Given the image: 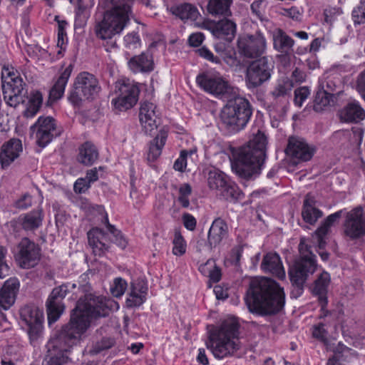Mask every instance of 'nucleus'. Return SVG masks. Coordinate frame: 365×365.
<instances>
[{"mask_svg": "<svg viewBox=\"0 0 365 365\" xmlns=\"http://www.w3.org/2000/svg\"><path fill=\"white\" fill-rule=\"evenodd\" d=\"M88 274H82L78 280L76 291L77 294L85 293L80 297L76 308L73 310L70 322L66 325V332L69 336L76 337L81 336L90 327L93 319L107 316L109 311L116 303L102 296H95L90 293L91 286L88 283Z\"/></svg>", "mask_w": 365, "mask_h": 365, "instance_id": "obj_1", "label": "nucleus"}, {"mask_svg": "<svg viewBox=\"0 0 365 365\" xmlns=\"http://www.w3.org/2000/svg\"><path fill=\"white\" fill-rule=\"evenodd\" d=\"M135 0H103L106 9L101 20L96 21L94 33L103 41L107 52L118 49L117 37L130 24L134 16L133 6Z\"/></svg>", "mask_w": 365, "mask_h": 365, "instance_id": "obj_2", "label": "nucleus"}, {"mask_svg": "<svg viewBox=\"0 0 365 365\" xmlns=\"http://www.w3.org/2000/svg\"><path fill=\"white\" fill-rule=\"evenodd\" d=\"M245 299L251 312L270 314L284 307L285 294L275 281L261 277L251 281Z\"/></svg>", "mask_w": 365, "mask_h": 365, "instance_id": "obj_3", "label": "nucleus"}, {"mask_svg": "<svg viewBox=\"0 0 365 365\" xmlns=\"http://www.w3.org/2000/svg\"><path fill=\"white\" fill-rule=\"evenodd\" d=\"M266 145L267 137L258 130L247 144L233 152L232 168L235 173L246 180L257 177L263 167Z\"/></svg>", "mask_w": 365, "mask_h": 365, "instance_id": "obj_4", "label": "nucleus"}, {"mask_svg": "<svg viewBox=\"0 0 365 365\" xmlns=\"http://www.w3.org/2000/svg\"><path fill=\"white\" fill-rule=\"evenodd\" d=\"M238 328L236 319L230 317L210 332L206 345L216 359H222L231 356L239 349L237 343Z\"/></svg>", "mask_w": 365, "mask_h": 365, "instance_id": "obj_5", "label": "nucleus"}, {"mask_svg": "<svg viewBox=\"0 0 365 365\" xmlns=\"http://www.w3.org/2000/svg\"><path fill=\"white\" fill-rule=\"evenodd\" d=\"M252 114V106L247 99L235 96L229 99L222 108L219 116V124L230 133L242 130Z\"/></svg>", "mask_w": 365, "mask_h": 365, "instance_id": "obj_6", "label": "nucleus"}, {"mask_svg": "<svg viewBox=\"0 0 365 365\" xmlns=\"http://www.w3.org/2000/svg\"><path fill=\"white\" fill-rule=\"evenodd\" d=\"M300 259L292 266L289 271L290 280L293 285L302 292L307 277L316 269L315 255L302 241L299 245Z\"/></svg>", "mask_w": 365, "mask_h": 365, "instance_id": "obj_7", "label": "nucleus"}, {"mask_svg": "<svg viewBox=\"0 0 365 365\" xmlns=\"http://www.w3.org/2000/svg\"><path fill=\"white\" fill-rule=\"evenodd\" d=\"M100 89L98 81L93 74L82 72L76 78L68 99L74 106H79L83 101L94 98Z\"/></svg>", "mask_w": 365, "mask_h": 365, "instance_id": "obj_8", "label": "nucleus"}, {"mask_svg": "<svg viewBox=\"0 0 365 365\" xmlns=\"http://www.w3.org/2000/svg\"><path fill=\"white\" fill-rule=\"evenodd\" d=\"M196 83L207 93L217 98H228L235 95V88L219 72L207 71L196 77Z\"/></svg>", "mask_w": 365, "mask_h": 365, "instance_id": "obj_9", "label": "nucleus"}, {"mask_svg": "<svg viewBox=\"0 0 365 365\" xmlns=\"http://www.w3.org/2000/svg\"><path fill=\"white\" fill-rule=\"evenodd\" d=\"M1 78L4 99L8 106L15 108L24 101L23 79L14 68L8 66L2 68Z\"/></svg>", "mask_w": 365, "mask_h": 365, "instance_id": "obj_10", "label": "nucleus"}, {"mask_svg": "<svg viewBox=\"0 0 365 365\" xmlns=\"http://www.w3.org/2000/svg\"><path fill=\"white\" fill-rule=\"evenodd\" d=\"M140 88L137 83L129 78H120L115 83L114 95L111 103L119 111L133 108L138 101Z\"/></svg>", "mask_w": 365, "mask_h": 365, "instance_id": "obj_11", "label": "nucleus"}, {"mask_svg": "<svg viewBox=\"0 0 365 365\" xmlns=\"http://www.w3.org/2000/svg\"><path fill=\"white\" fill-rule=\"evenodd\" d=\"M63 328L58 337L51 339L48 343V354L46 356L43 365H64L68 362L67 353L72 346V340L81 336L73 337L68 334Z\"/></svg>", "mask_w": 365, "mask_h": 365, "instance_id": "obj_12", "label": "nucleus"}, {"mask_svg": "<svg viewBox=\"0 0 365 365\" xmlns=\"http://www.w3.org/2000/svg\"><path fill=\"white\" fill-rule=\"evenodd\" d=\"M77 284L73 282H67L57 287H55L49 295L46 302V311L49 324L56 322L65 309L63 299L68 293L71 292L72 295L77 297L76 291Z\"/></svg>", "mask_w": 365, "mask_h": 365, "instance_id": "obj_13", "label": "nucleus"}, {"mask_svg": "<svg viewBox=\"0 0 365 365\" xmlns=\"http://www.w3.org/2000/svg\"><path fill=\"white\" fill-rule=\"evenodd\" d=\"M274 64L267 56L252 61L247 67L245 82L248 88H255L268 81L272 75Z\"/></svg>", "mask_w": 365, "mask_h": 365, "instance_id": "obj_14", "label": "nucleus"}, {"mask_svg": "<svg viewBox=\"0 0 365 365\" xmlns=\"http://www.w3.org/2000/svg\"><path fill=\"white\" fill-rule=\"evenodd\" d=\"M237 48L239 53L246 58H258L266 51V38L261 33L241 36L238 38Z\"/></svg>", "mask_w": 365, "mask_h": 365, "instance_id": "obj_15", "label": "nucleus"}, {"mask_svg": "<svg viewBox=\"0 0 365 365\" xmlns=\"http://www.w3.org/2000/svg\"><path fill=\"white\" fill-rule=\"evenodd\" d=\"M41 259V249L28 238L21 240L18 246L16 259L21 268L30 269L35 267Z\"/></svg>", "mask_w": 365, "mask_h": 365, "instance_id": "obj_16", "label": "nucleus"}, {"mask_svg": "<svg viewBox=\"0 0 365 365\" xmlns=\"http://www.w3.org/2000/svg\"><path fill=\"white\" fill-rule=\"evenodd\" d=\"M22 321L28 327V334L31 340L38 338L42 331L43 313L38 307L26 305L20 310Z\"/></svg>", "mask_w": 365, "mask_h": 365, "instance_id": "obj_17", "label": "nucleus"}, {"mask_svg": "<svg viewBox=\"0 0 365 365\" xmlns=\"http://www.w3.org/2000/svg\"><path fill=\"white\" fill-rule=\"evenodd\" d=\"M344 235L351 240H355L365 235V219L363 218L361 207H356L346 215L344 222Z\"/></svg>", "mask_w": 365, "mask_h": 365, "instance_id": "obj_18", "label": "nucleus"}, {"mask_svg": "<svg viewBox=\"0 0 365 365\" xmlns=\"http://www.w3.org/2000/svg\"><path fill=\"white\" fill-rule=\"evenodd\" d=\"M19 287V279L13 277L7 279L0 290V317L4 321H6V318L1 310H8L14 304Z\"/></svg>", "mask_w": 365, "mask_h": 365, "instance_id": "obj_19", "label": "nucleus"}, {"mask_svg": "<svg viewBox=\"0 0 365 365\" xmlns=\"http://www.w3.org/2000/svg\"><path fill=\"white\" fill-rule=\"evenodd\" d=\"M273 46L274 48L282 53L278 57L282 62L289 63L290 62V54L293 51L294 41L282 29H278L273 31Z\"/></svg>", "mask_w": 365, "mask_h": 365, "instance_id": "obj_20", "label": "nucleus"}, {"mask_svg": "<svg viewBox=\"0 0 365 365\" xmlns=\"http://www.w3.org/2000/svg\"><path fill=\"white\" fill-rule=\"evenodd\" d=\"M159 112L157 106L150 102L143 103L140 108L139 119L146 133H150L158 127Z\"/></svg>", "mask_w": 365, "mask_h": 365, "instance_id": "obj_21", "label": "nucleus"}, {"mask_svg": "<svg viewBox=\"0 0 365 365\" xmlns=\"http://www.w3.org/2000/svg\"><path fill=\"white\" fill-rule=\"evenodd\" d=\"M23 151L21 141L17 138H11L4 143L1 148L0 162L3 168H8Z\"/></svg>", "mask_w": 365, "mask_h": 365, "instance_id": "obj_22", "label": "nucleus"}, {"mask_svg": "<svg viewBox=\"0 0 365 365\" xmlns=\"http://www.w3.org/2000/svg\"><path fill=\"white\" fill-rule=\"evenodd\" d=\"M228 226L220 217L213 220L207 233V246L210 250L220 245L228 236Z\"/></svg>", "mask_w": 365, "mask_h": 365, "instance_id": "obj_23", "label": "nucleus"}, {"mask_svg": "<svg viewBox=\"0 0 365 365\" xmlns=\"http://www.w3.org/2000/svg\"><path fill=\"white\" fill-rule=\"evenodd\" d=\"M314 149L311 148L303 139L292 137L289 139L287 153L299 160H309L313 154Z\"/></svg>", "mask_w": 365, "mask_h": 365, "instance_id": "obj_24", "label": "nucleus"}, {"mask_svg": "<svg viewBox=\"0 0 365 365\" xmlns=\"http://www.w3.org/2000/svg\"><path fill=\"white\" fill-rule=\"evenodd\" d=\"M87 235L88 245L95 255L102 256L108 250V236L101 229L94 227L88 231Z\"/></svg>", "mask_w": 365, "mask_h": 365, "instance_id": "obj_25", "label": "nucleus"}, {"mask_svg": "<svg viewBox=\"0 0 365 365\" xmlns=\"http://www.w3.org/2000/svg\"><path fill=\"white\" fill-rule=\"evenodd\" d=\"M147 284L143 280H136L131 283L130 289L126 299L128 307H139L146 300Z\"/></svg>", "mask_w": 365, "mask_h": 365, "instance_id": "obj_26", "label": "nucleus"}, {"mask_svg": "<svg viewBox=\"0 0 365 365\" xmlns=\"http://www.w3.org/2000/svg\"><path fill=\"white\" fill-rule=\"evenodd\" d=\"M265 272L272 273L279 279L285 278V270L279 256L275 252H269L264 255L261 264Z\"/></svg>", "mask_w": 365, "mask_h": 365, "instance_id": "obj_27", "label": "nucleus"}, {"mask_svg": "<svg viewBox=\"0 0 365 365\" xmlns=\"http://www.w3.org/2000/svg\"><path fill=\"white\" fill-rule=\"evenodd\" d=\"M236 29V24L233 21L224 19L215 23L211 30L216 38L230 42L235 36Z\"/></svg>", "mask_w": 365, "mask_h": 365, "instance_id": "obj_28", "label": "nucleus"}, {"mask_svg": "<svg viewBox=\"0 0 365 365\" xmlns=\"http://www.w3.org/2000/svg\"><path fill=\"white\" fill-rule=\"evenodd\" d=\"M128 65L133 73L150 72L154 68L153 56L149 52H143L140 55L132 57Z\"/></svg>", "mask_w": 365, "mask_h": 365, "instance_id": "obj_29", "label": "nucleus"}, {"mask_svg": "<svg viewBox=\"0 0 365 365\" xmlns=\"http://www.w3.org/2000/svg\"><path fill=\"white\" fill-rule=\"evenodd\" d=\"M322 215L323 212L315 206L314 197L309 194L307 195L302 211V216L304 222L314 225Z\"/></svg>", "mask_w": 365, "mask_h": 365, "instance_id": "obj_30", "label": "nucleus"}, {"mask_svg": "<svg viewBox=\"0 0 365 365\" xmlns=\"http://www.w3.org/2000/svg\"><path fill=\"white\" fill-rule=\"evenodd\" d=\"M339 117L344 122L357 123L365 118V111L357 102H351L339 112Z\"/></svg>", "mask_w": 365, "mask_h": 365, "instance_id": "obj_31", "label": "nucleus"}, {"mask_svg": "<svg viewBox=\"0 0 365 365\" xmlns=\"http://www.w3.org/2000/svg\"><path fill=\"white\" fill-rule=\"evenodd\" d=\"M168 10L172 14L178 16L182 21H195L199 16L197 9L190 3L175 4L169 7Z\"/></svg>", "mask_w": 365, "mask_h": 365, "instance_id": "obj_32", "label": "nucleus"}, {"mask_svg": "<svg viewBox=\"0 0 365 365\" xmlns=\"http://www.w3.org/2000/svg\"><path fill=\"white\" fill-rule=\"evenodd\" d=\"M343 210H339L333 214L329 215L320 227L315 231V236L317 238V242L320 249L323 248L325 245L324 237L329 233L331 227L337 221L342 215Z\"/></svg>", "mask_w": 365, "mask_h": 365, "instance_id": "obj_33", "label": "nucleus"}, {"mask_svg": "<svg viewBox=\"0 0 365 365\" xmlns=\"http://www.w3.org/2000/svg\"><path fill=\"white\" fill-rule=\"evenodd\" d=\"M330 280L329 274L324 272L316 279L312 288V292L318 296L322 308L327 304V293Z\"/></svg>", "mask_w": 365, "mask_h": 365, "instance_id": "obj_34", "label": "nucleus"}, {"mask_svg": "<svg viewBox=\"0 0 365 365\" xmlns=\"http://www.w3.org/2000/svg\"><path fill=\"white\" fill-rule=\"evenodd\" d=\"M233 0H208L207 9L212 16H229L231 15L230 6Z\"/></svg>", "mask_w": 365, "mask_h": 365, "instance_id": "obj_35", "label": "nucleus"}, {"mask_svg": "<svg viewBox=\"0 0 365 365\" xmlns=\"http://www.w3.org/2000/svg\"><path fill=\"white\" fill-rule=\"evenodd\" d=\"M72 72V68L71 66L67 67L58 77L57 81L50 91V98L56 101L60 99L65 91V88L68 83V81L71 76Z\"/></svg>", "mask_w": 365, "mask_h": 365, "instance_id": "obj_36", "label": "nucleus"}, {"mask_svg": "<svg viewBox=\"0 0 365 365\" xmlns=\"http://www.w3.org/2000/svg\"><path fill=\"white\" fill-rule=\"evenodd\" d=\"M167 137L166 133L161 131L150 143L147 155V160L149 162H154L161 155L162 149L165 144Z\"/></svg>", "mask_w": 365, "mask_h": 365, "instance_id": "obj_37", "label": "nucleus"}, {"mask_svg": "<svg viewBox=\"0 0 365 365\" xmlns=\"http://www.w3.org/2000/svg\"><path fill=\"white\" fill-rule=\"evenodd\" d=\"M98 156V153L96 147L86 142L79 149L78 160L85 165H90L97 160Z\"/></svg>", "mask_w": 365, "mask_h": 365, "instance_id": "obj_38", "label": "nucleus"}, {"mask_svg": "<svg viewBox=\"0 0 365 365\" xmlns=\"http://www.w3.org/2000/svg\"><path fill=\"white\" fill-rule=\"evenodd\" d=\"M229 181L227 176L218 170H212L208 173L207 184L210 189L219 192L226 185Z\"/></svg>", "mask_w": 365, "mask_h": 365, "instance_id": "obj_39", "label": "nucleus"}, {"mask_svg": "<svg viewBox=\"0 0 365 365\" xmlns=\"http://www.w3.org/2000/svg\"><path fill=\"white\" fill-rule=\"evenodd\" d=\"M199 271L213 282H217L221 279L220 269L216 265L215 261L212 259H208L205 263L199 267Z\"/></svg>", "mask_w": 365, "mask_h": 365, "instance_id": "obj_40", "label": "nucleus"}, {"mask_svg": "<svg viewBox=\"0 0 365 365\" xmlns=\"http://www.w3.org/2000/svg\"><path fill=\"white\" fill-rule=\"evenodd\" d=\"M42 220L41 210H35L25 215L22 221V226L26 230H33L41 226Z\"/></svg>", "mask_w": 365, "mask_h": 365, "instance_id": "obj_41", "label": "nucleus"}, {"mask_svg": "<svg viewBox=\"0 0 365 365\" xmlns=\"http://www.w3.org/2000/svg\"><path fill=\"white\" fill-rule=\"evenodd\" d=\"M43 102V96L38 91H31L29 96V102L25 115L26 117H34L39 108H41Z\"/></svg>", "mask_w": 365, "mask_h": 365, "instance_id": "obj_42", "label": "nucleus"}, {"mask_svg": "<svg viewBox=\"0 0 365 365\" xmlns=\"http://www.w3.org/2000/svg\"><path fill=\"white\" fill-rule=\"evenodd\" d=\"M334 93H327L324 89V83H322L320 88L316 93L314 109L317 112L322 111L325 107L329 106Z\"/></svg>", "mask_w": 365, "mask_h": 365, "instance_id": "obj_43", "label": "nucleus"}, {"mask_svg": "<svg viewBox=\"0 0 365 365\" xmlns=\"http://www.w3.org/2000/svg\"><path fill=\"white\" fill-rule=\"evenodd\" d=\"M220 195L227 200L236 201L242 198V192L237 185L230 180L220 191Z\"/></svg>", "mask_w": 365, "mask_h": 365, "instance_id": "obj_44", "label": "nucleus"}, {"mask_svg": "<svg viewBox=\"0 0 365 365\" xmlns=\"http://www.w3.org/2000/svg\"><path fill=\"white\" fill-rule=\"evenodd\" d=\"M103 223L106 225L108 232L113 236V238L110 240H112L121 249H124L127 246V240L119 230H118L113 225L109 223L107 214H106L103 218Z\"/></svg>", "mask_w": 365, "mask_h": 365, "instance_id": "obj_45", "label": "nucleus"}, {"mask_svg": "<svg viewBox=\"0 0 365 365\" xmlns=\"http://www.w3.org/2000/svg\"><path fill=\"white\" fill-rule=\"evenodd\" d=\"M356 351L353 349L339 344L334 356L331 359L336 362L350 361L353 358L356 357Z\"/></svg>", "mask_w": 365, "mask_h": 365, "instance_id": "obj_46", "label": "nucleus"}, {"mask_svg": "<svg viewBox=\"0 0 365 365\" xmlns=\"http://www.w3.org/2000/svg\"><path fill=\"white\" fill-rule=\"evenodd\" d=\"M31 135L36 139V143L42 148L46 146L53 138L54 135H57L58 133H50L46 130H42V129H31Z\"/></svg>", "mask_w": 365, "mask_h": 365, "instance_id": "obj_47", "label": "nucleus"}, {"mask_svg": "<svg viewBox=\"0 0 365 365\" xmlns=\"http://www.w3.org/2000/svg\"><path fill=\"white\" fill-rule=\"evenodd\" d=\"M42 129L50 133H58L56 130L55 120L51 117H40L36 123L31 127V129Z\"/></svg>", "mask_w": 365, "mask_h": 365, "instance_id": "obj_48", "label": "nucleus"}, {"mask_svg": "<svg viewBox=\"0 0 365 365\" xmlns=\"http://www.w3.org/2000/svg\"><path fill=\"white\" fill-rule=\"evenodd\" d=\"M293 88L292 81L288 78L283 79L277 84L272 94L274 98L285 96L291 92Z\"/></svg>", "mask_w": 365, "mask_h": 365, "instance_id": "obj_49", "label": "nucleus"}, {"mask_svg": "<svg viewBox=\"0 0 365 365\" xmlns=\"http://www.w3.org/2000/svg\"><path fill=\"white\" fill-rule=\"evenodd\" d=\"M173 253L176 256H181L186 252V242L179 231H175L173 240Z\"/></svg>", "mask_w": 365, "mask_h": 365, "instance_id": "obj_50", "label": "nucleus"}, {"mask_svg": "<svg viewBox=\"0 0 365 365\" xmlns=\"http://www.w3.org/2000/svg\"><path fill=\"white\" fill-rule=\"evenodd\" d=\"M115 344L113 338L110 336L103 337L101 340L96 341L90 352L93 354H97L101 351L111 348Z\"/></svg>", "mask_w": 365, "mask_h": 365, "instance_id": "obj_51", "label": "nucleus"}, {"mask_svg": "<svg viewBox=\"0 0 365 365\" xmlns=\"http://www.w3.org/2000/svg\"><path fill=\"white\" fill-rule=\"evenodd\" d=\"M192 194V187L187 183H184L179 188V196L178 200L183 207L190 206V196Z\"/></svg>", "mask_w": 365, "mask_h": 365, "instance_id": "obj_52", "label": "nucleus"}, {"mask_svg": "<svg viewBox=\"0 0 365 365\" xmlns=\"http://www.w3.org/2000/svg\"><path fill=\"white\" fill-rule=\"evenodd\" d=\"M124 46L127 49L135 50L141 46V41L137 32L127 34L123 38Z\"/></svg>", "mask_w": 365, "mask_h": 365, "instance_id": "obj_53", "label": "nucleus"}, {"mask_svg": "<svg viewBox=\"0 0 365 365\" xmlns=\"http://www.w3.org/2000/svg\"><path fill=\"white\" fill-rule=\"evenodd\" d=\"M128 284L125 279L121 277L115 278L110 287V292L115 297H121L125 292Z\"/></svg>", "mask_w": 365, "mask_h": 365, "instance_id": "obj_54", "label": "nucleus"}, {"mask_svg": "<svg viewBox=\"0 0 365 365\" xmlns=\"http://www.w3.org/2000/svg\"><path fill=\"white\" fill-rule=\"evenodd\" d=\"M195 153V151L190 150V151L182 150L180 152L179 158L175 160L173 168L175 170L183 172L187 166V159L188 155H191Z\"/></svg>", "mask_w": 365, "mask_h": 365, "instance_id": "obj_55", "label": "nucleus"}, {"mask_svg": "<svg viewBox=\"0 0 365 365\" xmlns=\"http://www.w3.org/2000/svg\"><path fill=\"white\" fill-rule=\"evenodd\" d=\"M7 249L0 245V278L3 279L9 275V267L6 262Z\"/></svg>", "mask_w": 365, "mask_h": 365, "instance_id": "obj_56", "label": "nucleus"}, {"mask_svg": "<svg viewBox=\"0 0 365 365\" xmlns=\"http://www.w3.org/2000/svg\"><path fill=\"white\" fill-rule=\"evenodd\" d=\"M352 18L355 24L365 23V1L361 2L352 11Z\"/></svg>", "mask_w": 365, "mask_h": 365, "instance_id": "obj_57", "label": "nucleus"}, {"mask_svg": "<svg viewBox=\"0 0 365 365\" xmlns=\"http://www.w3.org/2000/svg\"><path fill=\"white\" fill-rule=\"evenodd\" d=\"M309 94L310 91L307 87H300L296 89L294 91V104L298 107H302Z\"/></svg>", "mask_w": 365, "mask_h": 365, "instance_id": "obj_58", "label": "nucleus"}, {"mask_svg": "<svg viewBox=\"0 0 365 365\" xmlns=\"http://www.w3.org/2000/svg\"><path fill=\"white\" fill-rule=\"evenodd\" d=\"M339 80L336 81L334 78L329 76L325 80L320 81V88H322V83H324V89L327 93H333L336 91Z\"/></svg>", "mask_w": 365, "mask_h": 365, "instance_id": "obj_59", "label": "nucleus"}, {"mask_svg": "<svg viewBox=\"0 0 365 365\" xmlns=\"http://www.w3.org/2000/svg\"><path fill=\"white\" fill-rule=\"evenodd\" d=\"M91 187V184L85 178H78L74 183V191L77 193H84Z\"/></svg>", "mask_w": 365, "mask_h": 365, "instance_id": "obj_60", "label": "nucleus"}, {"mask_svg": "<svg viewBox=\"0 0 365 365\" xmlns=\"http://www.w3.org/2000/svg\"><path fill=\"white\" fill-rule=\"evenodd\" d=\"M182 219L183 225L187 230L193 231L195 229L197 220L191 214H183Z\"/></svg>", "mask_w": 365, "mask_h": 365, "instance_id": "obj_61", "label": "nucleus"}, {"mask_svg": "<svg viewBox=\"0 0 365 365\" xmlns=\"http://www.w3.org/2000/svg\"><path fill=\"white\" fill-rule=\"evenodd\" d=\"M312 335L314 338L325 341L327 340V331L324 329L323 324H319L314 327Z\"/></svg>", "mask_w": 365, "mask_h": 365, "instance_id": "obj_62", "label": "nucleus"}, {"mask_svg": "<svg viewBox=\"0 0 365 365\" xmlns=\"http://www.w3.org/2000/svg\"><path fill=\"white\" fill-rule=\"evenodd\" d=\"M199 55L207 59L209 61H211L215 63H220V60L218 57L215 56L213 53L207 48L202 47L198 50Z\"/></svg>", "mask_w": 365, "mask_h": 365, "instance_id": "obj_63", "label": "nucleus"}, {"mask_svg": "<svg viewBox=\"0 0 365 365\" xmlns=\"http://www.w3.org/2000/svg\"><path fill=\"white\" fill-rule=\"evenodd\" d=\"M356 89L365 100V70L362 71L357 78Z\"/></svg>", "mask_w": 365, "mask_h": 365, "instance_id": "obj_64", "label": "nucleus"}]
</instances>
